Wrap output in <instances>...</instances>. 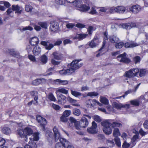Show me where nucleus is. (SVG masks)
I'll use <instances>...</instances> for the list:
<instances>
[{
    "mask_svg": "<svg viewBox=\"0 0 148 148\" xmlns=\"http://www.w3.org/2000/svg\"><path fill=\"white\" fill-rule=\"evenodd\" d=\"M101 124L103 127V132L107 135L111 134L112 132L111 127H120L122 125V124L118 121H114L112 123L111 121H108L102 122L101 123Z\"/></svg>",
    "mask_w": 148,
    "mask_h": 148,
    "instance_id": "f257e3e1",
    "label": "nucleus"
},
{
    "mask_svg": "<svg viewBox=\"0 0 148 148\" xmlns=\"http://www.w3.org/2000/svg\"><path fill=\"white\" fill-rule=\"evenodd\" d=\"M82 60L79 59L73 60L70 64V67L66 70H62L60 71L59 73L62 75H69L74 72L75 71L80 68L82 65V63L79 64L78 62Z\"/></svg>",
    "mask_w": 148,
    "mask_h": 148,
    "instance_id": "f03ea898",
    "label": "nucleus"
},
{
    "mask_svg": "<svg viewBox=\"0 0 148 148\" xmlns=\"http://www.w3.org/2000/svg\"><path fill=\"white\" fill-rule=\"evenodd\" d=\"M103 9H140L141 8L140 6L138 4L132 5V6H128L125 7L122 6H118L117 7H101Z\"/></svg>",
    "mask_w": 148,
    "mask_h": 148,
    "instance_id": "7ed1b4c3",
    "label": "nucleus"
},
{
    "mask_svg": "<svg viewBox=\"0 0 148 148\" xmlns=\"http://www.w3.org/2000/svg\"><path fill=\"white\" fill-rule=\"evenodd\" d=\"M126 55L127 54L125 52L119 55L117 57L118 60L120 62L126 64L130 63L132 62L131 60L130 59L126 57Z\"/></svg>",
    "mask_w": 148,
    "mask_h": 148,
    "instance_id": "20e7f679",
    "label": "nucleus"
},
{
    "mask_svg": "<svg viewBox=\"0 0 148 148\" xmlns=\"http://www.w3.org/2000/svg\"><path fill=\"white\" fill-rule=\"evenodd\" d=\"M139 72L138 69H131L125 72L124 75L129 78H131L137 76Z\"/></svg>",
    "mask_w": 148,
    "mask_h": 148,
    "instance_id": "39448f33",
    "label": "nucleus"
},
{
    "mask_svg": "<svg viewBox=\"0 0 148 148\" xmlns=\"http://www.w3.org/2000/svg\"><path fill=\"white\" fill-rule=\"evenodd\" d=\"M139 12V11L138 10H110L109 12L110 14L117 13L122 14L129 12L135 14Z\"/></svg>",
    "mask_w": 148,
    "mask_h": 148,
    "instance_id": "423d86ee",
    "label": "nucleus"
},
{
    "mask_svg": "<svg viewBox=\"0 0 148 148\" xmlns=\"http://www.w3.org/2000/svg\"><path fill=\"white\" fill-rule=\"evenodd\" d=\"M73 3L74 6L81 8L82 9H90V8L88 4H83L80 1L76 0Z\"/></svg>",
    "mask_w": 148,
    "mask_h": 148,
    "instance_id": "0eeeda50",
    "label": "nucleus"
},
{
    "mask_svg": "<svg viewBox=\"0 0 148 148\" xmlns=\"http://www.w3.org/2000/svg\"><path fill=\"white\" fill-rule=\"evenodd\" d=\"M58 24L57 22L55 21L51 22L50 29L51 32H56L58 30Z\"/></svg>",
    "mask_w": 148,
    "mask_h": 148,
    "instance_id": "6e6552de",
    "label": "nucleus"
},
{
    "mask_svg": "<svg viewBox=\"0 0 148 148\" xmlns=\"http://www.w3.org/2000/svg\"><path fill=\"white\" fill-rule=\"evenodd\" d=\"M120 26L122 28L127 30L130 29L133 27H135L136 24L134 23H127L121 24H120Z\"/></svg>",
    "mask_w": 148,
    "mask_h": 148,
    "instance_id": "1a4fd4ad",
    "label": "nucleus"
},
{
    "mask_svg": "<svg viewBox=\"0 0 148 148\" xmlns=\"http://www.w3.org/2000/svg\"><path fill=\"white\" fill-rule=\"evenodd\" d=\"M60 143H57L55 145V148H66L65 142L66 140L63 138H60Z\"/></svg>",
    "mask_w": 148,
    "mask_h": 148,
    "instance_id": "9d476101",
    "label": "nucleus"
},
{
    "mask_svg": "<svg viewBox=\"0 0 148 148\" xmlns=\"http://www.w3.org/2000/svg\"><path fill=\"white\" fill-rule=\"evenodd\" d=\"M49 43V41H41L40 42V44L44 46L46 49L47 50H50L54 46L53 44L50 43L48 45V44Z\"/></svg>",
    "mask_w": 148,
    "mask_h": 148,
    "instance_id": "9b49d317",
    "label": "nucleus"
},
{
    "mask_svg": "<svg viewBox=\"0 0 148 148\" xmlns=\"http://www.w3.org/2000/svg\"><path fill=\"white\" fill-rule=\"evenodd\" d=\"M53 131L54 133V136L55 141L56 142L58 141V139H60V134L59 132L57 127H54L53 129Z\"/></svg>",
    "mask_w": 148,
    "mask_h": 148,
    "instance_id": "f8f14e48",
    "label": "nucleus"
},
{
    "mask_svg": "<svg viewBox=\"0 0 148 148\" xmlns=\"http://www.w3.org/2000/svg\"><path fill=\"white\" fill-rule=\"evenodd\" d=\"M79 123L80 127L85 128L88 125V122L87 119L84 117L82 118Z\"/></svg>",
    "mask_w": 148,
    "mask_h": 148,
    "instance_id": "ddd939ff",
    "label": "nucleus"
},
{
    "mask_svg": "<svg viewBox=\"0 0 148 148\" xmlns=\"http://www.w3.org/2000/svg\"><path fill=\"white\" fill-rule=\"evenodd\" d=\"M52 55L54 58L57 60H61L63 58L62 54L57 52H53Z\"/></svg>",
    "mask_w": 148,
    "mask_h": 148,
    "instance_id": "4468645a",
    "label": "nucleus"
},
{
    "mask_svg": "<svg viewBox=\"0 0 148 148\" xmlns=\"http://www.w3.org/2000/svg\"><path fill=\"white\" fill-rule=\"evenodd\" d=\"M99 44L98 40L96 38H94L89 43V46L92 48L95 47Z\"/></svg>",
    "mask_w": 148,
    "mask_h": 148,
    "instance_id": "2eb2a0df",
    "label": "nucleus"
},
{
    "mask_svg": "<svg viewBox=\"0 0 148 148\" xmlns=\"http://www.w3.org/2000/svg\"><path fill=\"white\" fill-rule=\"evenodd\" d=\"M39 40L37 37H34L31 38L29 41V42L31 45L34 46L38 44Z\"/></svg>",
    "mask_w": 148,
    "mask_h": 148,
    "instance_id": "dca6fc26",
    "label": "nucleus"
},
{
    "mask_svg": "<svg viewBox=\"0 0 148 148\" xmlns=\"http://www.w3.org/2000/svg\"><path fill=\"white\" fill-rule=\"evenodd\" d=\"M138 45V44L136 43L128 42L125 43L123 46L126 48H132Z\"/></svg>",
    "mask_w": 148,
    "mask_h": 148,
    "instance_id": "f3484780",
    "label": "nucleus"
},
{
    "mask_svg": "<svg viewBox=\"0 0 148 148\" xmlns=\"http://www.w3.org/2000/svg\"><path fill=\"white\" fill-rule=\"evenodd\" d=\"M8 50L9 53L12 56L18 58H21L19 54L16 52L15 51L14 49H9Z\"/></svg>",
    "mask_w": 148,
    "mask_h": 148,
    "instance_id": "a211bd4d",
    "label": "nucleus"
},
{
    "mask_svg": "<svg viewBox=\"0 0 148 148\" xmlns=\"http://www.w3.org/2000/svg\"><path fill=\"white\" fill-rule=\"evenodd\" d=\"M80 12L82 13L88 12L91 14H97L98 13L96 11V10H79Z\"/></svg>",
    "mask_w": 148,
    "mask_h": 148,
    "instance_id": "6ab92c4d",
    "label": "nucleus"
},
{
    "mask_svg": "<svg viewBox=\"0 0 148 148\" xmlns=\"http://www.w3.org/2000/svg\"><path fill=\"white\" fill-rule=\"evenodd\" d=\"M41 51V48L38 46L35 47L33 50V52L35 56L40 54Z\"/></svg>",
    "mask_w": 148,
    "mask_h": 148,
    "instance_id": "aec40b11",
    "label": "nucleus"
},
{
    "mask_svg": "<svg viewBox=\"0 0 148 148\" xmlns=\"http://www.w3.org/2000/svg\"><path fill=\"white\" fill-rule=\"evenodd\" d=\"M110 41L112 43L117 42L119 41V39L116 36L113 35L110 37Z\"/></svg>",
    "mask_w": 148,
    "mask_h": 148,
    "instance_id": "412c9836",
    "label": "nucleus"
},
{
    "mask_svg": "<svg viewBox=\"0 0 148 148\" xmlns=\"http://www.w3.org/2000/svg\"><path fill=\"white\" fill-rule=\"evenodd\" d=\"M24 133L25 135L29 136L33 134V131L30 128L26 127L24 129Z\"/></svg>",
    "mask_w": 148,
    "mask_h": 148,
    "instance_id": "4be33fe9",
    "label": "nucleus"
},
{
    "mask_svg": "<svg viewBox=\"0 0 148 148\" xmlns=\"http://www.w3.org/2000/svg\"><path fill=\"white\" fill-rule=\"evenodd\" d=\"M108 34L106 33V32H105L104 34V39H103V44L102 45V47L99 49V51H100L101 49H102L104 47L106 43V41L107 40H108Z\"/></svg>",
    "mask_w": 148,
    "mask_h": 148,
    "instance_id": "5701e85b",
    "label": "nucleus"
},
{
    "mask_svg": "<svg viewBox=\"0 0 148 148\" xmlns=\"http://www.w3.org/2000/svg\"><path fill=\"white\" fill-rule=\"evenodd\" d=\"M88 35V34H77L75 38L76 39H78L79 40H82L83 39L85 38Z\"/></svg>",
    "mask_w": 148,
    "mask_h": 148,
    "instance_id": "b1692460",
    "label": "nucleus"
},
{
    "mask_svg": "<svg viewBox=\"0 0 148 148\" xmlns=\"http://www.w3.org/2000/svg\"><path fill=\"white\" fill-rule=\"evenodd\" d=\"M2 131L3 133L9 135L11 132V131L10 129L8 127H5L2 129Z\"/></svg>",
    "mask_w": 148,
    "mask_h": 148,
    "instance_id": "393cba45",
    "label": "nucleus"
},
{
    "mask_svg": "<svg viewBox=\"0 0 148 148\" xmlns=\"http://www.w3.org/2000/svg\"><path fill=\"white\" fill-rule=\"evenodd\" d=\"M33 138H31L30 137L29 138V139L31 141H36L39 140L38 134V133H34L33 135Z\"/></svg>",
    "mask_w": 148,
    "mask_h": 148,
    "instance_id": "a878e982",
    "label": "nucleus"
},
{
    "mask_svg": "<svg viewBox=\"0 0 148 148\" xmlns=\"http://www.w3.org/2000/svg\"><path fill=\"white\" fill-rule=\"evenodd\" d=\"M113 135L115 138L118 137V136L120 135V133L119 132V129L115 128L113 132Z\"/></svg>",
    "mask_w": 148,
    "mask_h": 148,
    "instance_id": "bb28decb",
    "label": "nucleus"
},
{
    "mask_svg": "<svg viewBox=\"0 0 148 148\" xmlns=\"http://www.w3.org/2000/svg\"><path fill=\"white\" fill-rule=\"evenodd\" d=\"M30 95L34 97V100L35 101H36L38 99V92L35 91H32L30 92Z\"/></svg>",
    "mask_w": 148,
    "mask_h": 148,
    "instance_id": "cd10ccee",
    "label": "nucleus"
},
{
    "mask_svg": "<svg viewBox=\"0 0 148 148\" xmlns=\"http://www.w3.org/2000/svg\"><path fill=\"white\" fill-rule=\"evenodd\" d=\"M38 24L41 26V27L44 29H47L48 24L47 22H39Z\"/></svg>",
    "mask_w": 148,
    "mask_h": 148,
    "instance_id": "c85d7f7f",
    "label": "nucleus"
},
{
    "mask_svg": "<svg viewBox=\"0 0 148 148\" xmlns=\"http://www.w3.org/2000/svg\"><path fill=\"white\" fill-rule=\"evenodd\" d=\"M113 106L114 108L117 109H121L122 106V104L120 103L114 102L113 104Z\"/></svg>",
    "mask_w": 148,
    "mask_h": 148,
    "instance_id": "c756f323",
    "label": "nucleus"
},
{
    "mask_svg": "<svg viewBox=\"0 0 148 148\" xmlns=\"http://www.w3.org/2000/svg\"><path fill=\"white\" fill-rule=\"evenodd\" d=\"M91 106H94L96 104L100 106L102 105L101 103H100L98 101H96L95 99H91Z\"/></svg>",
    "mask_w": 148,
    "mask_h": 148,
    "instance_id": "7c9ffc66",
    "label": "nucleus"
},
{
    "mask_svg": "<svg viewBox=\"0 0 148 148\" xmlns=\"http://www.w3.org/2000/svg\"><path fill=\"white\" fill-rule=\"evenodd\" d=\"M37 145L35 143L33 142L30 145H26L24 148H36Z\"/></svg>",
    "mask_w": 148,
    "mask_h": 148,
    "instance_id": "2f4dec72",
    "label": "nucleus"
},
{
    "mask_svg": "<svg viewBox=\"0 0 148 148\" xmlns=\"http://www.w3.org/2000/svg\"><path fill=\"white\" fill-rule=\"evenodd\" d=\"M87 131L88 133L92 134H94L97 132L96 130L92 127L88 128Z\"/></svg>",
    "mask_w": 148,
    "mask_h": 148,
    "instance_id": "473e14b6",
    "label": "nucleus"
},
{
    "mask_svg": "<svg viewBox=\"0 0 148 148\" xmlns=\"http://www.w3.org/2000/svg\"><path fill=\"white\" fill-rule=\"evenodd\" d=\"M42 80L41 79H36L34 80L32 82V84L34 85H38L42 83Z\"/></svg>",
    "mask_w": 148,
    "mask_h": 148,
    "instance_id": "72a5a7b5",
    "label": "nucleus"
},
{
    "mask_svg": "<svg viewBox=\"0 0 148 148\" xmlns=\"http://www.w3.org/2000/svg\"><path fill=\"white\" fill-rule=\"evenodd\" d=\"M40 60L43 64H45L47 62V57L46 56L44 55L41 57Z\"/></svg>",
    "mask_w": 148,
    "mask_h": 148,
    "instance_id": "f704fd0d",
    "label": "nucleus"
},
{
    "mask_svg": "<svg viewBox=\"0 0 148 148\" xmlns=\"http://www.w3.org/2000/svg\"><path fill=\"white\" fill-rule=\"evenodd\" d=\"M36 120L38 122H40V121H42L44 122V123L45 122V119L43 118L40 115H37L36 116Z\"/></svg>",
    "mask_w": 148,
    "mask_h": 148,
    "instance_id": "c9c22d12",
    "label": "nucleus"
},
{
    "mask_svg": "<svg viewBox=\"0 0 148 148\" xmlns=\"http://www.w3.org/2000/svg\"><path fill=\"white\" fill-rule=\"evenodd\" d=\"M140 61V58L139 56H135L133 59V61L136 64L139 63Z\"/></svg>",
    "mask_w": 148,
    "mask_h": 148,
    "instance_id": "e433bc0d",
    "label": "nucleus"
},
{
    "mask_svg": "<svg viewBox=\"0 0 148 148\" xmlns=\"http://www.w3.org/2000/svg\"><path fill=\"white\" fill-rule=\"evenodd\" d=\"M106 143L107 145L110 147H113L115 145L113 140H108L106 141Z\"/></svg>",
    "mask_w": 148,
    "mask_h": 148,
    "instance_id": "4c0bfd02",
    "label": "nucleus"
},
{
    "mask_svg": "<svg viewBox=\"0 0 148 148\" xmlns=\"http://www.w3.org/2000/svg\"><path fill=\"white\" fill-rule=\"evenodd\" d=\"M100 101L102 103L105 105L108 104L109 103L108 99L104 97H101Z\"/></svg>",
    "mask_w": 148,
    "mask_h": 148,
    "instance_id": "58836bf2",
    "label": "nucleus"
},
{
    "mask_svg": "<svg viewBox=\"0 0 148 148\" xmlns=\"http://www.w3.org/2000/svg\"><path fill=\"white\" fill-rule=\"evenodd\" d=\"M71 91V94L75 97H77L81 95V93L80 92H77L75 90H72Z\"/></svg>",
    "mask_w": 148,
    "mask_h": 148,
    "instance_id": "ea45409f",
    "label": "nucleus"
},
{
    "mask_svg": "<svg viewBox=\"0 0 148 148\" xmlns=\"http://www.w3.org/2000/svg\"><path fill=\"white\" fill-rule=\"evenodd\" d=\"M17 133L21 137L24 138V137L25 136L24 130H22L19 129L17 131Z\"/></svg>",
    "mask_w": 148,
    "mask_h": 148,
    "instance_id": "a19ab883",
    "label": "nucleus"
},
{
    "mask_svg": "<svg viewBox=\"0 0 148 148\" xmlns=\"http://www.w3.org/2000/svg\"><path fill=\"white\" fill-rule=\"evenodd\" d=\"M46 136L48 138H50L51 139H53V133L50 131H48L46 134Z\"/></svg>",
    "mask_w": 148,
    "mask_h": 148,
    "instance_id": "79ce46f5",
    "label": "nucleus"
},
{
    "mask_svg": "<svg viewBox=\"0 0 148 148\" xmlns=\"http://www.w3.org/2000/svg\"><path fill=\"white\" fill-rule=\"evenodd\" d=\"M47 97L51 101H54L56 100V98L54 97L53 95L51 93H50L49 95H48L47 96Z\"/></svg>",
    "mask_w": 148,
    "mask_h": 148,
    "instance_id": "37998d69",
    "label": "nucleus"
},
{
    "mask_svg": "<svg viewBox=\"0 0 148 148\" xmlns=\"http://www.w3.org/2000/svg\"><path fill=\"white\" fill-rule=\"evenodd\" d=\"M73 113L75 115L78 116L80 114V111L79 109H75L73 110Z\"/></svg>",
    "mask_w": 148,
    "mask_h": 148,
    "instance_id": "c03bdc74",
    "label": "nucleus"
},
{
    "mask_svg": "<svg viewBox=\"0 0 148 148\" xmlns=\"http://www.w3.org/2000/svg\"><path fill=\"white\" fill-rule=\"evenodd\" d=\"M60 98V99H59L58 100V102L59 103L61 104L65 102L66 101V97L65 96H62Z\"/></svg>",
    "mask_w": 148,
    "mask_h": 148,
    "instance_id": "a18cd8bd",
    "label": "nucleus"
},
{
    "mask_svg": "<svg viewBox=\"0 0 148 148\" xmlns=\"http://www.w3.org/2000/svg\"><path fill=\"white\" fill-rule=\"evenodd\" d=\"M114 141L115 142V143L116 145L118 147H120L121 146L120 140L119 138H114Z\"/></svg>",
    "mask_w": 148,
    "mask_h": 148,
    "instance_id": "49530a36",
    "label": "nucleus"
},
{
    "mask_svg": "<svg viewBox=\"0 0 148 148\" xmlns=\"http://www.w3.org/2000/svg\"><path fill=\"white\" fill-rule=\"evenodd\" d=\"M131 104L133 105L138 106L139 105V101L138 100H133L130 101Z\"/></svg>",
    "mask_w": 148,
    "mask_h": 148,
    "instance_id": "de8ad7c7",
    "label": "nucleus"
},
{
    "mask_svg": "<svg viewBox=\"0 0 148 148\" xmlns=\"http://www.w3.org/2000/svg\"><path fill=\"white\" fill-rule=\"evenodd\" d=\"M67 0H56V3L57 4L62 5L64 4Z\"/></svg>",
    "mask_w": 148,
    "mask_h": 148,
    "instance_id": "09e8293b",
    "label": "nucleus"
},
{
    "mask_svg": "<svg viewBox=\"0 0 148 148\" xmlns=\"http://www.w3.org/2000/svg\"><path fill=\"white\" fill-rule=\"evenodd\" d=\"M98 95V93L96 92H88L87 94L88 96L90 97L96 96Z\"/></svg>",
    "mask_w": 148,
    "mask_h": 148,
    "instance_id": "8fccbe9b",
    "label": "nucleus"
},
{
    "mask_svg": "<svg viewBox=\"0 0 148 148\" xmlns=\"http://www.w3.org/2000/svg\"><path fill=\"white\" fill-rule=\"evenodd\" d=\"M97 138L98 140H102L104 139L105 136L103 134H99L97 136Z\"/></svg>",
    "mask_w": 148,
    "mask_h": 148,
    "instance_id": "3c124183",
    "label": "nucleus"
},
{
    "mask_svg": "<svg viewBox=\"0 0 148 148\" xmlns=\"http://www.w3.org/2000/svg\"><path fill=\"white\" fill-rule=\"evenodd\" d=\"M58 91L60 93H62L65 94H67L68 93V90L64 88L59 89Z\"/></svg>",
    "mask_w": 148,
    "mask_h": 148,
    "instance_id": "603ef678",
    "label": "nucleus"
},
{
    "mask_svg": "<svg viewBox=\"0 0 148 148\" xmlns=\"http://www.w3.org/2000/svg\"><path fill=\"white\" fill-rule=\"evenodd\" d=\"M65 145H66V147L67 146L66 148H74V146L71 145L69 141L66 140L65 142Z\"/></svg>",
    "mask_w": 148,
    "mask_h": 148,
    "instance_id": "864d4df0",
    "label": "nucleus"
},
{
    "mask_svg": "<svg viewBox=\"0 0 148 148\" xmlns=\"http://www.w3.org/2000/svg\"><path fill=\"white\" fill-rule=\"evenodd\" d=\"M124 45V43L123 42H120L116 43L115 47L116 48H121Z\"/></svg>",
    "mask_w": 148,
    "mask_h": 148,
    "instance_id": "5fc2aeb1",
    "label": "nucleus"
},
{
    "mask_svg": "<svg viewBox=\"0 0 148 148\" xmlns=\"http://www.w3.org/2000/svg\"><path fill=\"white\" fill-rule=\"evenodd\" d=\"M130 145V144L127 143L126 141H125L122 146V148H128Z\"/></svg>",
    "mask_w": 148,
    "mask_h": 148,
    "instance_id": "6e6d98bb",
    "label": "nucleus"
},
{
    "mask_svg": "<svg viewBox=\"0 0 148 148\" xmlns=\"http://www.w3.org/2000/svg\"><path fill=\"white\" fill-rule=\"evenodd\" d=\"M139 72V76L142 77L144 76L146 73V71L145 69H140Z\"/></svg>",
    "mask_w": 148,
    "mask_h": 148,
    "instance_id": "4d7b16f0",
    "label": "nucleus"
},
{
    "mask_svg": "<svg viewBox=\"0 0 148 148\" xmlns=\"http://www.w3.org/2000/svg\"><path fill=\"white\" fill-rule=\"evenodd\" d=\"M38 123H40V125L42 127L43 130H45V126L47 123L46 120L45 119V123H44L43 121V122L42 121H41L40 122Z\"/></svg>",
    "mask_w": 148,
    "mask_h": 148,
    "instance_id": "13d9d810",
    "label": "nucleus"
},
{
    "mask_svg": "<svg viewBox=\"0 0 148 148\" xmlns=\"http://www.w3.org/2000/svg\"><path fill=\"white\" fill-rule=\"evenodd\" d=\"M71 112L70 110H66L63 113V115L65 117L68 116L70 114Z\"/></svg>",
    "mask_w": 148,
    "mask_h": 148,
    "instance_id": "bf43d9fd",
    "label": "nucleus"
},
{
    "mask_svg": "<svg viewBox=\"0 0 148 148\" xmlns=\"http://www.w3.org/2000/svg\"><path fill=\"white\" fill-rule=\"evenodd\" d=\"M93 119L95 121L98 122H100L101 121V119L100 118L99 116L97 115L94 116Z\"/></svg>",
    "mask_w": 148,
    "mask_h": 148,
    "instance_id": "052dcab7",
    "label": "nucleus"
},
{
    "mask_svg": "<svg viewBox=\"0 0 148 148\" xmlns=\"http://www.w3.org/2000/svg\"><path fill=\"white\" fill-rule=\"evenodd\" d=\"M23 8L20 7L18 5H13L12 6V9H20ZM8 9H11L10 8H9Z\"/></svg>",
    "mask_w": 148,
    "mask_h": 148,
    "instance_id": "680f3d73",
    "label": "nucleus"
},
{
    "mask_svg": "<svg viewBox=\"0 0 148 148\" xmlns=\"http://www.w3.org/2000/svg\"><path fill=\"white\" fill-rule=\"evenodd\" d=\"M33 28L30 26H27L25 27H23L22 29L23 31H24L27 30H29L32 31L33 30Z\"/></svg>",
    "mask_w": 148,
    "mask_h": 148,
    "instance_id": "e2e57ef3",
    "label": "nucleus"
},
{
    "mask_svg": "<svg viewBox=\"0 0 148 148\" xmlns=\"http://www.w3.org/2000/svg\"><path fill=\"white\" fill-rule=\"evenodd\" d=\"M93 28V27L92 26H90L88 27L87 31L89 34H92Z\"/></svg>",
    "mask_w": 148,
    "mask_h": 148,
    "instance_id": "0e129e2a",
    "label": "nucleus"
},
{
    "mask_svg": "<svg viewBox=\"0 0 148 148\" xmlns=\"http://www.w3.org/2000/svg\"><path fill=\"white\" fill-rule=\"evenodd\" d=\"M51 62L53 65H58L60 63V62L57 61L53 59H51Z\"/></svg>",
    "mask_w": 148,
    "mask_h": 148,
    "instance_id": "69168bd1",
    "label": "nucleus"
},
{
    "mask_svg": "<svg viewBox=\"0 0 148 148\" xmlns=\"http://www.w3.org/2000/svg\"><path fill=\"white\" fill-rule=\"evenodd\" d=\"M139 132L140 134L143 136H145L147 133V132L144 131L142 129H140L139 130Z\"/></svg>",
    "mask_w": 148,
    "mask_h": 148,
    "instance_id": "338daca9",
    "label": "nucleus"
},
{
    "mask_svg": "<svg viewBox=\"0 0 148 148\" xmlns=\"http://www.w3.org/2000/svg\"><path fill=\"white\" fill-rule=\"evenodd\" d=\"M61 121L64 122H67L68 121L66 117L62 116L60 117Z\"/></svg>",
    "mask_w": 148,
    "mask_h": 148,
    "instance_id": "774afa93",
    "label": "nucleus"
}]
</instances>
